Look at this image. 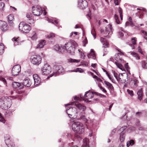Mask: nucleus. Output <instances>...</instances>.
<instances>
[{
  "mask_svg": "<svg viewBox=\"0 0 147 147\" xmlns=\"http://www.w3.org/2000/svg\"><path fill=\"white\" fill-rule=\"evenodd\" d=\"M77 46V44L74 40H71L66 43L65 46L60 47L56 45L53 47V49L58 52H62V49H66L70 54L74 55L75 54V48Z\"/></svg>",
  "mask_w": 147,
  "mask_h": 147,
  "instance_id": "1",
  "label": "nucleus"
},
{
  "mask_svg": "<svg viewBox=\"0 0 147 147\" xmlns=\"http://www.w3.org/2000/svg\"><path fill=\"white\" fill-rule=\"evenodd\" d=\"M75 105L78 109L82 110V112H79L77 113V115L76 117V119L82 120L84 122L86 123L88 121V120L86 117L84 112V111L86 108V107L79 103L77 104H75Z\"/></svg>",
  "mask_w": 147,
  "mask_h": 147,
  "instance_id": "2",
  "label": "nucleus"
},
{
  "mask_svg": "<svg viewBox=\"0 0 147 147\" xmlns=\"http://www.w3.org/2000/svg\"><path fill=\"white\" fill-rule=\"evenodd\" d=\"M72 129L76 133L81 134L84 131V127L82 123L74 120L72 124Z\"/></svg>",
  "mask_w": 147,
  "mask_h": 147,
  "instance_id": "3",
  "label": "nucleus"
},
{
  "mask_svg": "<svg viewBox=\"0 0 147 147\" xmlns=\"http://www.w3.org/2000/svg\"><path fill=\"white\" fill-rule=\"evenodd\" d=\"M12 103L11 99L7 97H3L0 99V107L2 109L6 110L8 109Z\"/></svg>",
  "mask_w": 147,
  "mask_h": 147,
  "instance_id": "4",
  "label": "nucleus"
},
{
  "mask_svg": "<svg viewBox=\"0 0 147 147\" xmlns=\"http://www.w3.org/2000/svg\"><path fill=\"white\" fill-rule=\"evenodd\" d=\"M41 60L42 57L39 55H33L30 57L31 62L34 65H39L41 63Z\"/></svg>",
  "mask_w": 147,
  "mask_h": 147,
  "instance_id": "5",
  "label": "nucleus"
},
{
  "mask_svg": "<svg viewBox=\"0 0 147 147\" xmlns=\"http://www.w3.org/2000/svg\"><path fill=\"white\" fill-rule=\"evenodd\" d=\"M19 27L20 30L25 33H28L31 29L30 26L24 22L20 23Z\"/></svg>",
  "mask_w": 147,
  "mask_h": 147,
  "instance_id": "6",
  "label": "nucleus"
},
{
  "mask_svg": "<svg viewBox=\"0 0 147 147\" xmlns=\"http://www.w3.org/2000/svg\"><path fill=\"white\" fill-rule=\"evenodd\" d=\"M66 111L70 118H72L73 117H71V116H75L76 117L77 116V111L76 108L75 107H67L66 109Z\"/></svg>",
  "mask_w": 147,
  "mask_h": 147,
  "instance_id": "7",
  "label": "nucleus"
},
{
  "mask_svg": "<svg viewBox=\"0 0 147 147\" xmlns=\"http://www.w3.org/2000/svg\"><path fill=\"white\" fill-rule=\"evenodd\" d=\"M55 68L57 71L54 72L52 74H50L47 78V79H48L49 78L53 76H57L59 73H61L64 71L63 68L62 66L61 65L56 66L55 67Z\"/></svg>",
  "mask_w": 147,
  "mask_h": 147,
  "instance_id": "8",
  "label": "nucleus"
},
{
  "mask_svg": "<svg viewBox=\"0 0 147 147\" xmlns=\"http://www.w3.org/2000/svg\"><path fill=\"white\" fill-rule=\"evenodd\" d=\"M51 71V68L50 65L47 63H46L41 69V74L42 75H47Z\"/></svg>",
  "mask_w": 147,
  "mask_h": 147,
  "instance_id": "9",
  "label": "nucleus"
},
{
  "mask_svg": "<svg viewBox=\"0 0 147 147\" xmlns=\"http://www.w3.org/2000/svg\"><path fill=\"white\" fill-rule=\"evenodd\" d=\"M32 12L34 15L38 16L42 14V11L40 6L37 5L36 7H32Z\"/></svg>",
  "mask_w": 147,
  "mask_h": 147,
  "instance_id": "10",
  "label": "nucleus"
},
{
  "mask_svg": "<svg viewBox=\"0 0 147 147\" xmlns=\"http://www.w3.org/2000/svg\"><path fill=\"white\" fill-rule=\"evenodd\" d=\"M94 93L95 94V92H91L89 90L86 92V93L84 94V97H83V96H82L81 94L80 97L81 99H82L83 100L86 101V99H88L92 98L93 96V94Z\"/></svg>",
  "mask_w": 147,
  "mask_h": 147,
  "instance_id": "11",
  "label": "nucleus"
},
{
  "mask_svg": "<svg viewBox=\"0 0 147 147\" xmlns=\"http://www.w3.org/2000/svg\"><path fill=\"white\" fill-rule=\"evenodd\" d=\"M21 71V67L19 65H17L13 67L12 70V75L16 76L18 75Z\"/></svg>",
  "mask_w": 147,
  "mask_h": 147,
  "instance_id": "12",
  "label": "nucleus"
},
{
  "mask_svg": "<svg viewBox=\"0 0 147 147\" xmlns=\"http://www.w3.org/2000/svg\"><path fill=\"white\" fill-rule=\"evenodd\" d=\"M78 3V7L81 9L85 8L88 5L87 2L86 0H79Z\"/></svg>",
  "mask_w": 147,
  "mask_h": 147,
  "instance_id": "13",
  "label": "nucleus"
},
{
  "mask_svg": "<svg viewBox=\"0 0 147 147\" xmlns=\"http://www.w3.org/2000/svg\"><path fill=\"white\" fill-rule=\"evenodd\" d=\"M127 126H125L122 127L120 129V131H122L120 134V140L121 142L123 141L125 138V131L124 130L126 129Z\"/></svg>",
  "mask_w": 147,
  "mask_h": 147,
  "instance_id": "14",
  "label": "nucleus"
},
{
  "mask_svg": "<svg viewBox=\"0 0 147 147\" xmlns=\"http://www.w3.org/2000/svg\"><path fill=\"white\" fill-rule=\"evenodd\" d=\"M5 142L6 144L8 147H14L15 145L13 142L10 140L9 137L8 138L5 137Z\"/></svg>",
  "mask_w": 147,
  "mask_h": 147,
  "instance_id": "15",
  "label": "nucleus"
},
{
  "mask_svg": "<svg viewBox=\"0 0 147 147\" xmlns=\"http://www.w3.org/2000/svg\"><path fill=\"white\" fill-rule=\"evenodd\" d=\"M33 76L34 81V85L37 86L41 82L40 78L39 77L38 75L36 74H34Z\"/></svg>",
  "mask_w": 147,
  "mask_h": 147,
  "instance_id": "16",
  "label": "nucleus"
},
{
  "mask_svg": "<svg viewBox=\"0 0 147 147\" xmlns=\"http://www.w3.org/2000/svg\"><path fill=\"white\" fill-rule=\"evenodd\" d=\"M0 28L2 31H6L8 28L7 23L5 21L0 20Z\"/></svg>",
  "mask_w": 147,
  "mask_h": 147,
  "instance_id": "17",
  "label": "nucleus"
},
{
  "mask_svg": "<svg viewBox=\"0 0 147 147\" xmlns=\"http://www.w3.org/2000/svg\"><path fill=\"white\" fill-rule=\"evenodd\" d=\"M24 86L26 87H29L31 85V82L29 79H25L24 80L22 83V84Z\"/></svg>",
  "mask_w": 147,
  "mask_h": 147,
  "instance_id": "18",
  "label": "nucleus"
},
{
  "mask_svg": "<svg viewBox=\"0 0 147 147\" xmlns=\"http://www.w3.org/2000/svg\"><path fill=\"white\" fill-rule=\"evenodd\" d=\"M12 86L14 88L19 89H22L23 87V86L21 83L16 82H13L12 84Z\"/></svg>",
  "mask_w": 147,
  "mask_h": 147,
  "instance_id": "19",
  "label": "nucleus"
},
{
  "mask_svg": "<svg viewBox=\"0 0 147 147\" xmlns=\"http://www.w3.org/2000/svg\"><path fill=\"white\" fill-rule=\"evenodd\" d=\"M100 40L101 42L102 43L103 47L104 48H107L109 46V44L105 38L101 37Z\"/></svg>",
  "mask_w": 147,
  "mask_h": 147,
  "instance_id": "20",
  "label": "nucleus"
},
{
  "mask_svg": "<svg viewBox=\"0 0 147 147\" xmlns=\"http://www.w3.org/2000/svg\"><path fill=\"white\" fill-rule=\"evenodd\" d=\"M46 45V41L45 40H42L40 41L37 47V48H42Z\"/></svg>",
  "mask_w": 147,
  "mask_h": 147,
  "instance_id": "21",
  "label": "nucleus"
},
{
  "mask_svg": "<svg viewBox=\"0 0 147 147\" xmlns=\"http://www.w3.org/2000/svg\"><path fill=\"white\" fill-rule=\"evenodd\" d=\"M112 30L111 25L110 24H109L105 27V32L106 34H108V35L110 33H111Z\"/></svg>",
  "mask_w": 147,
  "mask_h": 147,
  "instance_id": "22",
  "label": "nucleus"
},
{
  "mask_svg": "<svg viewBox=\"0 0 147 147\" xmlns=\"http://www.w3.org/2000/svg\"><path fill=\"white\" fill-rule=\"evenodd\" d=\"M104 83L110 90L111 91L114 90V88L111 84L106 81H104Z\"/></svg>",
  "mask_w": 147,
  "mask_h": 147,
  "instance_id": "23",
  "label": "nucleus"
},
{
  "mask_svg": "<svg viewBox=\"0 0 147 147\" xmlns=\"http://www.w3.org/2000/svg\"><path fill=\"white\" fill-rule=\"evenodd\" d=\"M137 94L138 96V98L141 100L142 98L143 93L142 89H140L138 90L137 92Z\"/></svg>",
  "mask_w": 147,
  "mask_h": 147,
  "instance_id": "24",
  "label": "nucleus"
},
{
  "mask_svg": "<svg viewBox=\"0 0 147 147\" xmlns=\"http://www.w3.org/2000/svg\"><path fill=\"white\" fill-rule=\"evenodd\" d=\"M83 145L85 147H89V140L88 138H85L84 139H83Z\"/></svg>",
  "mask_w": 147,
  "mask_h": 147,
  "instance_id": "25",
  "label": "nucleus"
},
{
  "mask_svg": "<svg viewBox=\"0 0 147 147\" xmlns=\"http://www.w3.org/2000/svg\"><path fill=\"white\" fill-rule=\"evenodd\" d=\"M69 71H70V72H79L80 73H81L83 72L84 71L81 68H78L75 69H74L73 70H69Z\"/></svg>",
  "mask_w": 147,
  "mask_h": 147,
  "instance_id": "26",
  "label": "nucleus"
},
{
  "mask_svg": "<svg viewBox=\"0 0 147 147\" xmlns=\"http://www.w3.org/2000/svg\"><path fill=\"white\" fill-rule=\"evenodd\" d=\"M141 64L143 68L147 69V63L144 61H143L141 62Z\"/></svg>",
  "mask_w": 147,
  "mask_h": 147,
  "instance_id": "27",
  "label": "nucleus"
},
{
  "mask_svg": "<svg viewBox=\"0 0 147 147\" xmlns=\"http://www.w3.org/2000/svg\"><path fill=\"white\" fill-rule=\"evenodd\" d=\"M131 55L135 57L137 59H139L140 57L138 55V54L136 53L130 52H129Z\"/></svg>",
  "mask_w": 147,
  "mask_h": 147,
  "instance_id": "28",
  "label": "nucleus"
},
{
  "mask_svg": "<svg viewBox=\"0 0 147 147\" xmlns=\"http://www.w3.org/2000/svg\"><path fill=\"white\" fill-rule=\"evenodd\" d=\"M87 128L89 129L90 131V133H89V136L90 137L92 136V134L95 132V130L93 129V127L92 126L90 127H87Z\"/></svg>",
  "mask_w": 147,
  "mask_h": 147,
  "instance_id": "29",
  "label": "nucleus"
},
{
  "mask_svg": "<svg viewBox=\"0 0 147 147\" xmlns=\"http://www.w3.org/2000/svg\"><path fill=\"white\" fill-rule=\"evenodd\" d=\"M138 80L136 79H135L134 80H131L130 82V83L132 84L133 85L134 87L135 88L137 86V82Z\"/></svg>",
  "mask_w": 147,
  "mask_h": 147,
  "instance_id": "30",
  "label": "nucleus"
},
{
  "mask_svg": "<svg viewBox=\"0 0 147 147\" xmlns=\"http://www.w3.org/2000/svg\"><path fill=\"white\" fill-rule=\"evenodd\" d=\"M131 26V27H133L135 25L132 22H127L125 24V26Z\"/></svg>",
  "mask_w": 147,
  "mask_h": 147,
  "instance_id": "31",
  "label": "nucleus"
},
{
  "mask_svg": "<svg viewBox=\"0 0 147 147\" xmlns=\"http://www.w3.org/2000/svg\"><path fill=\"white\" fill-rule=\"evenodd\" d=\"M134 143V141L133 140L128 141L127 142V147H129L130 145H132Z\"/></svg>",
  "mask_w": 147,
  "mask_h": 147,
  "instance_id": "32",
  "label": "nucleus"
},
{
  "mask_svg": "<svg viewBox=\"0 0 147 147\" xmlns=\"http://www.w3.org/2000/svg\"><path fill=\"white\" fill-rule=\"evenodd\" d=\"M47 21L50 22H51L52 23L54 24H57L58 23V22L57 20H55L53 21V20L49 19L48 18H47Z\"/></svg>",
  "mask_w": 147,
  "mask_h": 147,
  "instance_id": "33",
  "label": "nucleus"
},
{
  "mask_svg": "<svg viewBox=\"0 0 147 147\" xmlns=\"http://www.w3.org/2000/svg\"><path fill=\"white\" fill-rule=\"evenodd\" d=\"M114 19L115 20V22L117 24H119L120 23V21L118 19V17L117 14H115L114 16Z\"/></svg>",
  "mask_w": 147,
  "mask_h": 147,
  "instance_id": "34",
  "label": "nucleus"
},
{
  "mask_svg": "<svg viewBox=\"0 0 147 147\" xmlns=\"http://www.w3.org/2000/svg\"><path fill=\"white\" fill-rule=\"evenodd\" d=\"M13 40L14 41V46H16L18 45L19 41L18 40V38H16V37H14L12 39V40Z\"/></svg>",
  "mask_w": 147,
  "mask_h": 147,
  "instance_id": "35",
  "label": "nucleus"
},
{
  "mask_svg": "<svg viewBox=\"0 0 147 147\" xmlns=\"http://www.w3.org/2000/svg\"><path fill=\"white\" fill-rule=\"evenodd\" d=\"M27 22L28 23L30 24H33L34 23V20L32 18L28 19L27 20Z\"/></svg>",
  "mask_w": 147,
  "mask_h": 147,
  "instance_id": "36",
  "label": "nucleus"
},
{
  "mask_svg": "<svg viewBox=\"0 0 147 147\" xmlns=\"http://www.w3.org/2000/svg\"><path fill=\"white\" fill-rule=\"evenodd\" d=\"M115 63L118 67L120 69L123 70L122 69L123 67L121 64L117 62H115Z\"/></svg>",
  "mask_w": 147,
  "mask_h": 147,
  "instance_id": "37",
  "label": "nucleus"
},
{
  "mask_svg": "<svg viewBox=\"0 0 147 147\" xmlns=\"http://www.w3.org/2000/svg\"><path fill=\"white\" fill-rule=\"evenodd\" d=\"M121 75V76H124L125 77H127V80H124V82H125L126 81H128V80L129 79V77H128V76L127 75V74L123 73V74H119V75Z\"/></svg>",
  "mask_w": 147,
  "mask_h": 147,
  "instance_id": "38",
  "label": "nucleus"
},
{
  "mask_svg": "<svg viewBox=\"0 0 147 147\" xmlns=\"http://www.w3.org/2000/svg\"><path fill=\"white\" fill-rule=\"evenodd\" d=\"M119 53L116 54L114 56L115 59L117 61L120 60V58H119Z\"/></svg>",
  "mask_w": 147,
  "mask_h": 147,
  "instance_id": "39",
  "label": "nucleus"
},
{
  "mask_svg": "<svg viewBox=\"0 0 147 147\" xmlns=\"http://www.w3.org/2000/svg\"><path fill=\"white\" fill-rule=\"evenodd\" d=\"M91 33L92 35L93 36L94 39H95L96 37V34L95 31V30L94 28H93L91 30Z\"/></svg>",
  "mask_w": 147,
  "mask_h": 147,
  "instance_id": "40",
  "label": "nucleus"
},
{
  "mask_svg": "<svg viewBox=\"0 0 147 147\" xmlns=\"http://www.w3.org/2000/svg\"><path fill=\"white\" fill-rule=\"evenodd\" d=\"M125 67L127 70L129 74H130L129 71V68L128 65V63H126L125 64Z\"/></svg>",
  "mask_w": 147,
  "mask_h": 147,
  "instance_id": "41",
  "label": "nucleus"
},
{
  "mask_svg": "<svg viewBox=\"0 0 147 147\" xmlns=\"http://www.w3.org/2000/svg\"><path fill=\"white\" fill-rule=\"evenodd\" d=\"M55 36V34L53 33H51L47 35L46 36V37L48 38H50L51 37H54Z\"/></svg>",
  "mask_w": 147,
  "mask_h": 147,
  "instance_id": "42",
  "label": "nucleus"
},
{
  "mask_svg": "<svg viewBox=\"0 0 147 147\" xmlns=\"http://www.w3.org/2000/svg\"><path fill=\"white\" fill-rule=\"evenodd\" d=\"M5 5L4 3L2 2H0V10H3Z\"/></svg>",
  "mask_w": 147,
  "mask_h": 147,
  "instance_id": "43",
  "label": "nucleus"
},
{
  "mask_svg": "<svg viewBox=\"0 0 147 147\" xmlns=\"http://www.w3.org/2000/svg\"><path fill=\"white\" fill-rule=\"evenodd\" d=\"M95 94H96L99 96L100 97L105 98L106 97V96L105 95H103L99 93L95 92Z\"/></svg>",
  "mask_w": 147,
  "mask_h": 147,
  "instance_id": "44",
  "label": "nucleus"
},
{
  "mask_svg": "<svg viewBox=\"0 0 147 147\" xmlns=\"http://www.w3.org/2000/svg\"><path fill=\"white\" fill-rule=\"evenodd\" d=\"M136 38L135 37H134L132 38L131 39V42L132 43L133 45H135L136 44Z\"/></svg>",
  "mask_w": 147,
  "mask_h": 147,
  "instance_id": "45",
  "label": "nucleus"
},
{
  "mask_svg": "<svg viewBox=\"0 0 147 147\" xmlns=\"http://www.w3.org/2000/svg\"><path fill=\"white\" fill-rule=\"evenodd\" d=\"M63 135V136L66 137L67 138H70L71 137V134L66 132L64 133Z\"/></svg>",
  "mask_w": 147,
  "mask_h": 147,
  "instance_id": "46",
  "label": "nucleus"
},
{
  "mask_svg": "<svg viewBox=\"0 0 147 147\" xmlns=\"http://www.w3.org/2000/svg\"><path fill=\"white\" fill-rule=\"evenodd\" d=\"M94 53V51L93 49H91L90 50V53L89 54H88L87 56L89 58H90L91 57L90 56L91 55L92 53Z\"/></svg>",
  "mask_w": 147,
  "mask_h": 147,
  "instance_id": "47",
  "label": "nucleus"
},
{
  "mask_svg": "<svg viewBox=\"0 0 147 147\" xmlns=\"http://www.w3.org/2000/svg\"><path fill=\"white\" fill-rule=\"evenodd\" d=\"M70 61L71 62L78 63L80 61V60L71 59Z\"/></svg>",
  "mask_w": 147,
  "mask_h": 147,
  "instance_id": "48",
  "label": "nucleus"
},
{
  "mask_svg": "<svg viewBox=\"0 0 147 147\" xmlns=\"http://www.w3.org/2000/svg\"><path fill=\"white\" fill-rule=\"evenodd\" d=\"M26 17L28 19L32 18V14L31 13H28L26 15Z\"/></svg>",
  "mask_w": 147,
  "mask_h": 147,
  "instance_id": "49",
  "label": "nucleus"
},
{
  "mask_svg": "<svg viewBox=\"0 0 147 147\" xmlns=\"http://www.w3.org/2000/svg\"><path fill=\"white\" fill-rule=\"evenodd\" d=\"M78 32H72L70 34V36L71 37L73 36V37H75V35H77L78 34Z\"/></svg>",
  "mask_w": 147,
  "mask_h": 147,
  "instance_id": "50",
  "label": "nucleus"
},
{
  "mask_svg": "<svg viewBox=\"0 0 147 147\" xmlns=\"http://www.w3.org/2000/svg\"><path fill=\"white\" fill-rule=\"evenodd\" d=\"M127 91L128 93L131 96H132L134 95L133 91L132 90H130L129 89H127Z\"/></svg>",
  "mask_w": 147,
  "mask_h": 147,
  "instance_id": "51",
  "label": "nucleus"
},
{
  "mask_svg": "<svg viewBox=\"0 0 147 147\" xmlns=\"http://www.w3.org/2000/svg\"><path fill=\"white\" fill-rule=\"evenodd\" d=\"M8 19L9 21H12L13 19V15L11 14L9 15L8 16Z\"/></svg>",
  "mask_w": 147,
  "mask_h": 147,
  "instance_id": "52",
  "label": "nucleus"
},
{
  "mask_svg": "<svg viewBox=\"0 0 147 147\" xmlns=\"http://www.w3.org/2000/svg\"><path fill=\"white\" fill-rule=\"evenodd\" d=\"M99 87L100 90H101L104 93H106L107 92V91L105 88L101 86H99Z\"/></svg>",
  "mask_w": 147,
  "mask_h": 147,
  "instance_id": "53",
  "label": "nucleus"
},
{
  "mask_svg": "<svg viewBox=\"0 0 147 147\" xmlns=\"http://www.w3.org/2000/svg\"><path fill=\"white\" fill-rule=\"evenodd\" d=\"M31 38L33 40H34L36 39L37 35L36 33H34V34L32 36Z\"/></svg>",
  "mask_w": 147,
  "mask_h": 147,
  "instance_id": "54",
  "label": "nucleus"
},
{
  "mask_svg": "<svg viewBox=\"0 0 147 147\" xmlns=\"http://www.w3.org/2000/svg\"><path fill=\"white\" fill-rule=\"evenodd\" d=\"M5 119H4L3 117H1V118H0V121L1 122L3 123H5Z\"/></svg>",
  "mask_w": 147,
  "mask_h": 147,
  "instance_id": "55",
  "label": "nucleus"
},
{
  "mask_svg": "<svg viewBox=\"0 0 147 147\" xmlns=\"http://www.w3.org/2000/svg\"><path fill=\"white\" fill-rule=\"evenodd\" d=\"M4 47L3 44L2 43L0 44V51H2L3 50Z\"/></svg>",
  "mask_w": 147,
  "mask_h": 147,
  "instance_id": "56",
  "label": "nucleus"
},
{
  "mask_svg": "<svg viewBox=\"0 0 147 147\" xmlns=\"http://www.w3.org/2000/svg\"><path fill=\"white\" fill-rule=\"evenodd\" d=\"M141 32L145 36H147V32L146 31L144 30H142Z\"/></svg>",
  "mask_w": 147,
  "mask_h": 147,
  "instance_id": "57",
  "label": "nucleus"
},
{
  "mask_svg": "<svg viewBox=\"0 0 147 147\" xmlns=\"http://www.w3.org/2000/svg\"><path fill=\"white\" fill-rule=\"evenodd\" d=\"M90 56L91 57V58H92L94 59H95L96 58V57L95 53H92L91 55Z\"/></svg>",
  "mask_w": 147,
  "mask_h": 147,
  "instance_id": "58",
  "label": "nucleus"
},
{
  "mask_svg": "<svg viewBox=\"0 0 147 147\" xmlns=\"http://www.w3.org/2000/svg\"><path fill=\"white\" fill-rule=\"evenodd\" d=\"M118 12L119 13L120 16H121V15H122V9L121 7H119L118 9Z\"/></svg>",
  "mask_w": 147,
  "mask_h": 147,
  "instance_id": "59",
  "label": "nucleus"
},
{
  "mask_svg": "<svg viewBox=\"0 0 147 147\" xmlns=\"http://www.w3.org/2000/svg\"><path fill=\"white\" fill-rule=\"evenodd\" d=\"M81 57L82 59H84L85 57V56L84 55V54L82 52H81L80 54Z\"/></svg>",
  "mask_w": 147,
  "mask_h": 147,
  "instance_id": "60",
  "label": "nucleus"
},
{
  "mask_svg": "<svg viewBox=\"0 0 147 147\" xmlns=\"http://www.w3.org/2000/svg\"><path fill=\"white\" fill-rule=\"evenodd\" d=\"M123 35V33L122 32H119V35L120 37H122Z\"/></svg>",
  "mask_w": 147,
  "mask_h": 147,
  "instance_id": "61",
  "label": "nucleus"
},
{
  "mask_svg": "<svg viewBox=\"0 0 147 147\" xmlns=\"http://www.w3.org/2000/svg\"><path fill=\"white\" fill-rule=\"evenodd\" d=\"M10 8H11V9L13 11H16L17 9L15 8L14 7H12V6H10Z\"/></svg>",
  "mask_w": 147,
  "mask_h": 147,
  "instance_id": "62",
  "label": "nucleus"
},
{
  "mask_svg": "<svg viewBox=\"0 0 147 147\" xmlns=\"http://www.w3.org/2000/svg\"><path fill=\"white\" fill-rule=\"evenodd\" d=\"M91 75H92V77L93 78H95L96 79V78H97L98 77L94 75V74L93 73L91 72Z\"/></svg>",
  "mask_w": 147,
  "mask_h": 147,
  "instance_id": "63",
  "label": "nucleus"
},
{
  "mask_svg": "<svg viewBox=\"0 0 147 147\" xmlns=\"http://www.w3.org/2000/svg\"><path fill=\"white\" fill-rule=\"evenodd\" d=\"M1 80L3 81V83H4V84H6V81L5 79L4 78H2L1 79Z\"/></svg>",
  "mask_w": 147,
  "mask_h": 147,
  "instance_id": "64",
  "label": "nucleus"
}]
</instances>
